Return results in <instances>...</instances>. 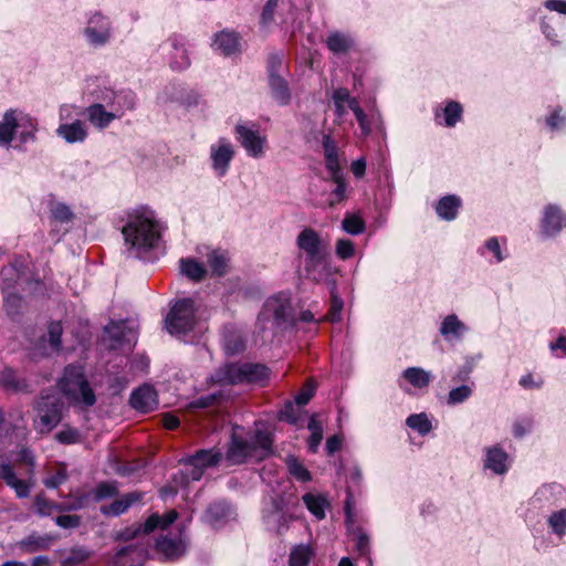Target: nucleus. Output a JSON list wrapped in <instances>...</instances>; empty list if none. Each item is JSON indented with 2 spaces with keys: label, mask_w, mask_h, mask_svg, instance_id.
Returning <instances> with one entry per match:
<instances>
[{
  "label": "nucleus",
  "mask_w": 566,
  "mask_h": 566,
  "mask_svg": "<svg viewBox=\"0 0 566 566\" xmlns=\"http://www.w3.org/2000/svg\"><path fill=\"white\" fill-rule=\"evenodd\" d=\"M163 227L153 210L140 208L128 214L122 233L125 243L138 252L154 249L161 238Z\"/></svg>",
  "instance_id": "nucleus-1"
},
{
  "label": "nucleus",
  "mask_w": 566,
  "mask_h": 566,
  "mask_svg": "<svg viewBox=\"0 0 566 566\" xmlns=\"http://www.w3.org/2000/svg\"><path fill=\"white\" fill-rule=\"evenodd\" d=\"M59 385L62 392L74 403L91 407L96 401L94 391L85 378L83 367L81 366H67Z\"/></svg>",
  "instance_id": "nucleus-2"
},
{
  "label": "nucleus",
  "mask_w": 566,
  "mask_h": 566,
  "mask_svg": "<svg viewBox=\"0 0 566 566\" xmlns=\"http://www.w3.org/2000/svg\"><path fill=\"white\" fill-rule=\"evenodd\" d=\"M197 324V308L192 298L177 301L166 316L165 325L169 334L179 336L191 332Z\"/></svg>",
  "instance_id": "nucleus-3"
},
{
  "label": "nucleus",
  "mask_w": 566,
  "mask_h": 566,
  "mask_svg": "<svg viewBox=\"0 0 566 566\" xmlns=\"http://www.w3.org/2000/svg\"><path fill=\"white\" fill-rule=\"evenodd\" d=\"M296 245L305 254L306 271L315 269L327 254L319 234L312 228H305L298 233Z\"/></svg>",
  "instance_id": "nucleus-4"
},
{
  "label": "nucleus",
  "mask_w": 566,
  "mask_h": 566,
  "mask_svg": "<svg viewBox=\"0 0 566 566\" xmlns=\"http://www.w3.org/2000/svg\"><path fill=\"white\" fill-rule=\"evenodd\" d=\"M290 319V300L284 295H276L266 300L259 314L258 323L262 329L266 328L265 324L269 322H272L273 327L281 328L285 326Z\"/></svg>",
  "instance_id": "nucleus-5"
},
{
  "label": "nucleus",
  "mask_w": 566,
  "mask_h": 566,
  "mask_svg": "<svg viewBox=\"0 0 566 566\" xmlns=\"http://www.w3.org/2000/svg\"><path fill=\"white\" fill-rule=\"evenodd\" d=\"M222 459L221 452L214 449L199 450L195 454L182 459L185 470L181 472L186 483L198 481L208 468L216 467Z\"/></svg>",
  "instance_id": "nucleus-6"
},
{
  "label": "nucleus",
  "mask_w": 566,
  "mask_h": 566,
  "mask_svg": "<svg viewBox=\"0 0 566 566\" xmlns=\"http://www.w3.org/2000/svg\"><path fill=\"white\" fill-rule=\"evenodd\" d=\"M289 505V501L282 496L272 499L270 505L263 512V522L269 531L282 535L289 530L292 521Z\"/></svg>",
  "instance_id": "nucleus-7"
},
{
  "label": "nucleus",
  "mask_w": 566,
  "mask_h": 566,
  "mask_svg": "<svg viewBox=\"0 0 566 566\" xmlns=\"http://www.w3.org/2000/svg\"><path fill=\"white\" fill-rule=\"evenodd\" d=\"M235 155L234 146L226 138H220L210 146L211 167L219 177H223Z\"/></svg>",
  "instance_id": "nucleus-8"
},
{
  "label": "nucleus",
  "mask_w": 566,
  "mask_h": 566,
  "mask_svg": "<svg viewBox=\"0 0 566 566\" xmlns=\"http://www.w3.org/2000/svg\"><path fill=\"white\" fill-rule=\"evenodd\" d=\"M177 512L171 510L167 512L164 516L158 514H151L143 525H137L130 528L125 530L120 534V538L125 541H129L136 537L138 534H149L154 532L156 528L166 530L169 525H171L177 520Z\"/></svg>",
  "instance_id": "nucleus-9"
},
{
  "label": "nucleus",
  "mask_w": 566,
  "mask_h": 566,
  "mask_svg": "<svg viewBox=\"0 0 566 566\" xmlns=\"http://www.w3.org/2000/svg\"><path fill=\"white\" fill-rule=\"evenodd\" d=\"M84 34L88 43L94 46L106 44L111 39L109 20L99 13L93 14L87 21Z\"/></svg>",
  "instance_id": "nucleus-10"
},
{
  "label": "nucleus",
  "mask_w": 566,
  "mask_h": 566,
  "mask_svg": "<svg viewBox=\"0 0 566 566\" xmlns=\"http://www.w3.org/2000/svg\"><path fill=\"white\" fill-rule=\"evenodd\" d=\"M235 134L239 143L249 156L253 158L263 156L264 145L266 143L265 136H261L258 130L251 129L244 125H237Z\"/></svg>",
  "instance_id": "nucleus-11"
},
{
  "label": "nucleus",
  "mask_w": 566,
  "mask_h": 566,
  "mask_svg": "<svg viewBox=\"0 0 566 566\" xmlns=\"http://www.w3.org/2000/svg\"><path fill=\"white\" fill-rule=\"evenodd\" d=\"M36 427L41 432L51 431L61 420V413L57 403L51 398H42L38 402Z\"/></svg>",
  "instance_id": "nucleus-12"
},
{
  "label": "nucleus",
  "mask_w": 566,
  "mask_h": 566,
  "mask_svg": "<svg viewBox=\"0 0 566 566\" xmlns=\"http://www.w3.org/2000/svg\"><path fill=\"white\" fill-rule=\"evenodd\" d=\"M109 111H106L104 104L94 103L86 109V116L90 123L99 129H105L115 119L122 117V111L119 107H113L109 101L107 102Z\"/></svg>",
  "instance_id": "nucleus-13"
},
{
  "label": "nucleus",
  "mask_w": 566,
  "mask_h": 566,
  "mask_svg": "<svg viewBox=\"0 0 566 566\" xmlns=\"http://www.w3.org/2000/svg\"><path fill=\"white\" fill-rule=\"evenodd\" d=\"M25 126H32L31 117L18 114L12 109L6 112L2 122H0V145L8 146L13 138L15 129Z\"/></svg>",
  "instance_id": "nucleus-14"
},
{
  "label": "nucleus",
  "mask_w": 566,
  "mask_h": 566,
  "mask_svg": "<svg viewBox=\"0 0 566 566\" xmlns=\"http://www.w3.org/2000/svg\"><path fill=\"white\" fill-rule=\"evenodd\" d=\"M243 374V364L229 363L211 375V381L221 386L244 384Z\"/></svg>",
  "instance_id": "nucleus-15"
},
{
  "label": "nucleus",
  "mask_w": 566,
  "mask_h": 566,
  "mask_svg": "<svg viewBox=\"0 0 566 566\" xmlns=\"http://www.w3.org/2000/svg\"><path fill=\"white\" fill-rule=\"evenodd\" d=\"M130 406L137 411L147 413L157 407V392L150 385H144L133 391Z\"/></svg>",
  "instance_id": "nucleus-16"
},
{
  "label": "nucleus",
  "mask_w": 566,
  "mask_h": 566,
  "mask_svg": "<svg viewBox=\"0 0 566 566\" xmlns=\"http://www.w3.org/2000/svg\"><path fill=\"white\" fill-rule=\"evenodd\" d=\"M345 514H346V527L347 532L352 538V541L356 544V549L360 555H368L369 554V537L368 535L356 525L354 521V516L352 513V507L349 504V501H346L345 504Z\"/></svg>",
  "instance_id": "nucleus-17"
},
{
  "label": "nucleus",
  "mask_w": 566,
  "mask_h": 566,
  "mask_svg": "<svg viewBox=\"0 0 566 566\" xmlns=\"http://www.w3.org/2000/svg\"><path fill=\"white\" fill-rule=\"evenodd\" d=\"M0 386L14 394L30 391L29 382L24 378H20L11 367H6L0 371Z\"/></svg>",
  "instance_id": "nucleus-18"
},
{
  "label": "nucleus",
  "mask_w": 566,
  "mask_h": 566,
  "mask_svg": "<svg viewBox=\"0 0 566 566\" xmlns=\"http://www.w3.org/2000/svg\"><path fill=\"white\" fill-rule=\"evenodd\" d=\"M56 134L69 144L82 143L87 137L86 127L80 119L70 124H61L56 129Z\"/></svg>",
  "instance_id": "nucleus-19"
},
{
  "label": "nucleus",
  "mask_w": 566,
  "mask_h": 566,
  "mask_svg": "<svg viewBox=\"0 0 566 566\" xmlns=\"http://www.w3.org/2000/svg\"><path fill=\"white\" fill-rule=\"evenodd\" d=\"M253 446L248 443L235 436L232 437L231 444L226 453V460L230 464H240L248 457L252 455Z\"/></svg>",
  "instance_id": "nucleus-20"
},
{
  "label": "nucleus",
  "mask_w": 566,
  "mask_h": 566,
  "mask_svg": "<svg viewBox=\"0 0 566 566\" xmlns=\"http://www.w3.org/2000/svg\"><path fill=\"white\" fill-rule=\"evenodd\" d=\"M562 230L560 208L548 205L544 210L542 231L546 237H553Z\"/></svg>",
  "instance_id": "nucleus-21"
},
{
  "label": "nucleus",
  "mask_w": 566,
  "mask_h": 566,
  "mask_svg": "<svg viewBox=\"0 0 566 566\" xmlns=\"http://www.w3.org/2000/svg\"><path fill=\"white\" fill-rule=\"evenodd\" d=\"M213 46L223 55H232L240 51L239 35L235 32L221 31L216 34Z\"/></svg>",
  "instance_id": "nucleus-22"
},
{
  "label": "nucleus",
  "mask_w": 566,
  "mask_h": 566,
  "mask_svg": "<svg viewBox=\"0 0 566 566\" xmlns=\"http://www.w3.org/2000/svg\"><path fill=\"white\" fill-rule=\"evenodd\" d=\"M142 500V493L130 492L125 494L122 499L114 501L109 505L101 506V512L104 515L118 516L125 513L134 503Z\"/></svg>",
  "instance_id": "nucleus-23"
},
{
  "label": "nucleus",
  "mask_w": 566,
  "mask_h": 566,
  "mask_svg": "<svg viewBox=\"0 0 566 566\" xmlns=\"http://www.w3.org/2000/svg\"><path fill=\"white\" fill-rule=\"evenodd\" d=\"M53 537L50 535L31 534L17 543V547L24 554H32L50 547Z\"/></svg>",
  "instance_id": "nucleus-24"
},
{
  "label": "nucleus",
  "mask_w": 566,
  "mask_h": 566,
  "mask_svg": "<svg viewBox=\"0 0 566 566\" xmlns=\"http://www.w3.org/2000/svg\"><path fill=\"white\" fill-rule=\"evenodd\" d=\"M269 86L271 88L272 97L280 105H287L291 101V91L286 80L283 74L281 75H272L269 77Z\"/></svg>",
  "instance_id": "nucleus-25"
},
{
  "label": "nucleus",
  "mask_w": 566,
  "mask_h": 566,
  "mask_svg": "<svg viewBox=\"0 0 566 566\" xmlns=\"http://www.w3.org/2000/svg\"><path fill=\"white\" fill-rule=\"evenodd\" d=\"M244 382L264 385L270 378V369L262 364L243 363Z\"/></svg>",
  "instance_id": "nucleus-26"
},
{
  "label": "nucleus",
  "mask_w": 566,
  "mask_h": 566,
  "mask_svg": "<svg viewBox=\"0 0 566 566\" xmlns=\"http://www.w3.org/2000/svg\"><path fill=\"white\" fill-rule=\"evenodd\" d=\"M461 200L454 195L441 198L436 207L438 216L444 220H453L457 217Z\"/></svg>",
  "instance_id": "nucleus-27"
},
{
  "label": "nucleus",
  "mask_w": 566,
  "mask_h": 566,
  "mask_svg": "<svg viewBox=\"0 0 566 566\" xmlns=\"http://www.w3.org/2000/svg\"><path fill=\"white\" fill-rule=\"evenodd\" d=\"M229 514L230 507L227 503L216 502L207 509L203 518L212 527H218L228 518Z\"/></svg>",
  "instance_id": "nucleus-28"
},
{
  "label": "nucleus",
  "mask_w": 566,
  "mask_h": 566,
  "mask_svg": "<svg viewBox=\"0 0 566 566\" xmlns=\"http://www.w3.org/2000/svg\"><path fill=\"white\" fill-rule=\"evenodd\" d=\"M439 331L446 339H450V337L460 338L467 327L457 315L451 314L443 319Z\"/></svg>",
  "instance_id": "nucleus-29"
},
{
  "label": "nucleus",
  "mask_w": 566,
  "mask_h": 566,
  "mask_svg": "<svg viewBox=\"0 0 566 566\" xmlns=\"http://www.w3.org/2000/svg\"><path fill=\"white\" fill-rule=\"evenodd\" d=\"M507 454L500 448H491L486 452L485 467L497 474H503L506 470Z\"/></svg>",
  "instance_id": "nucleus-30"
},
{
  "label": "nucleus",
  "mask_w": 566,
  "mask_h": 566,
  "mask_svg": "<svg viewBox=\"0 0 566 566\" xmlns=\"http://www.w3.org/2000/svg\"><path fill=\"white\" fill-rule=\"evenodd\" d=\"M157 549L168 559H174L185 553V545L181 541H175L168 537H161L157 541Z\"/></svg>",
  "instance_id": "nucleus-31"
},
{
  "label": "nucleus",
  "mask_w": 566,
  "mask_h": 566,
  "mask_svg": "<svg viewBox=\"0 0 566 566\" xmlns=\"http://www.w3.org/2000/svg\"><path fill=\"white\" fill-rule=\"evenodd\" d=\"M229 254L226 251L214 250L208 254V263L213 274L222 276L229 269Z\"/></svg>",
  "instance_id": "nucleus-32"
},
{
  "label": "nucleus",
  "mask_w": 566,
  "mask_h": 566,
  "mask_svg": "<svg viewBox=\"0 0 566 566\" xmlns=\"http://www.w3.org/2000/svg\"><path fill=\"white\" fill-rule=\"evenodd\" d=\"M402 376L416 388H424L431 380V374L419 367L407 368Z\"/></svg>",
  "instance_id": "nucleus-33"
},
{
  "label": "nucleus",
  "mask_w": 566,
  "mask_h": 566,
  "mask_svg": "<svg viewBox=\"0 0 566 566\" xmlns=\"http://www.w3.org/2000/svg\"><path fill=\"white\" fill-rule=\"evenodd\" d=\"M33 475H29L28 480H21L17 476L13 471L8 478L4 480L6 484L12 488L15 491V494L19 499L28 497L30 494L31 486L33 485L32 481Z\"/></svg>",
  "instance_id": "nucleus-34"
},
{
  "label": "nucleus",
  "mask_w": 566,
  "mask_h": 566,
  "mask_svg": "<svg viewBox=\"0 0 566 566\" xmlns=\"http://www.w3.org/2000/svg\"><path fill=\"white\" fill-rule=\"evenodd\" d=\"M303 502L315 517L318 520H323L325 517V509L328 504L324 497L313 493H306L303 495Z\"/></svg>",
  "instance_id": "nucleus-35"
},
{
  "label": "nucleus",
  "mask_w": 566,
  "mask_h": 566,
  "mask_svg": "<svg viewBox=\"0 0 566 566\" xmlns=\"http://www.w3.org/2000/svg\"><path fill=\"white\" fill-rule=\"evenodd\" d=\"M179 263L181 273L193 281L202 280L207 273L205 266L195 260L181 259Z\"/></svg>",
  "instance_id": "nucleus-36"
},
{
  "label": "nucleus",
  "mask_w": 566,
  "mask_h": 566,
  "mask_svg": "<svg viewBox=\"0 0 566 566\" xmlns=\"http://www.w3.org/2000/svg\"><path fill=\"white\" fill-rule=\"evenodd\" d=\"M326 45L332 52L339 54L347 52L352 48L353 41L345 34L334 32L327 36Z\"/></svg>",
  "instance_id": "nucleus-37"
},
{
  "label": "nucleus",
  "mask_w": 566,
  "mask_h": 566,
  "mask_svg": "<svg viewBox=\"0 0 566 566\" xmlns=\"http://www.w3.org/2000/svg\"><path fill=\"white\" fill-rule=\"evenodd\" d=\"M313 556V551L308 545H297L290 554V566H308V563Z\"/></svg>",
  "instance_id": "nucleus-38"
},
{
  "label": "nucleus",
  "mask_w": 566,
  "mask_h": 566,
  "mask_svg": "<svg viewBox=\"0 0 566 566\" xmlns=\"http://www.w3.org/2000/svg\"><path fill=\"white\" fill-rule=\"evenodd\" d=\"M109 103L113 107H119L122 116L125 111H132L135 107V96L130 92L114 93L109 92Z\"/></svg>",
  "instance_id": "nucleus-39"
},
{
  "label": "nucleus",
  "mask_w": 566,
  "mask_h": 566,
  "mask_svg": "<svg viewBox=\"0 0 566 566\" xmlns=\"http://www.w3.org/2000/svg\"><path fill=\"white\" fill-rule=\"evenodd\" d=\"M50 213L51 218L60 223L71 222L74 218L71 208L63 202H51Z\"/></svg>",
  "instance_id": "nucleus-40"
},
{
  "label": "nucleus",
  "mask_w": 566,
  "mask_h": 566,
  "mask_svg": "<svg viewBox=\"0 0 566 566\" xmlns=\"http://www.w3.org/2000/svg\"><path fill=\"white\" fill-rule=\"evenodd\" d=\"M62 333H63V327L60 322H52L49 325L48 343L50 346V352H46L48 355L51 353H59L61 350Z\"/></svg>",
  "instance_id": "nucleus-41"
},
{
  "label": "nucleus",
  "mask_w": 566,
  "mask_h": 566,
  "mask_svg": "<svg viewBox=\"0 0 566 566\" xmlns=\"http://www.w3.org/2000/svg\"><path fill=\"white\" fill-rule=\"evenodd\" d=\"M406 423L409 428L424 436L432 429L431 422L424 413L411 415L407 418Z\"/></svg>",
  "instance_id": "nucleus-42"
},
{
  "label": "nucleus",
  "mask_w": 566,
  "mask_h": 566,
  "mask_svg": "<svg viewBox=\"0 0 566 566\" xmlns=\"http://www.w3.org/2000/svg\"><path fill=\"white\" fill-rule=\"evenodd\" d=\"M286 465L289 472L298 481L307 482L312 479L308 470L294 457H289L286 459Z\"/></svg>",
  "instance_id": "nucleus-43"
},
{
  "label": "nucleus",
  "mask_w": 566,
  "mask_h": 566,
  "mask_svg": "<svg viewBox=\"0 0 566 566\" xmlns=\"http://www.w3.org/2000/svg\"><path fill=\"white\" fill-rule=\"evenodd\" d=\"M342 228L349 234H360L365 230V222L355 214H347L342 221Z\"/></svg>",
  "instance_id": "nucleus-44"
},
{
  "label": "nucleus",
  "mask_w": 566,
  "mask_h": 566,
  "mask_svg": "<svg viewBox=\"0 0 566 566\" xmlns=\"http://www.w3.org/2000/svg\"><path fill=\"white\" fill-rule=\"evenodd\" d=\"M444 120L448 127H453L462 116V106L458 102H449L443 109Z\"/></svg>",
  "instance_id": "nucleus-45"
},
{
  "label": "nucleus",
  "mask_w": 566,
  "mask_h": 566,
  "mask_svg": "<svg viewBox=\"0 0 566 566\" xmlns=\"http://www.w3.org/2000/svg\"><path fill=\"white\" fill-rule=\"evenodd\" d=\"M333 101L336 108V115L343 117L346 114L345 103L349 101V92L347 88H337L333 93Z\"/></svg>",
  "instance_id": "nucleus-46"
},
{
  "label": "nucleus",
  "mask_w": 566,
  "mask_h": 566,
  "mask_svg": "<svg viewBox=\"0 0 566 566\" xmlns=\"http://www.w3.org/2000/svg\"><path fill=\"white\" fill-rule=\"evenodd\" d=\"M472 394L471 388L468 385L453 388L448 395L449 405H458L467 400Z\"/></svg>",
  "instance_id": "nucleus-47"
},
{
  "label": "nucleus",
  "mask_w": 566,
  "mask_h": 566,
  "mask_svg": "<svg viewBox=\"0 0 566 566\" xmlns=\"http://www.w3.org/2000/svg\"><path fill=\"white\" fill-rule=\"evenodd\" d=\"M1 277L4 284V289H10L19 281L20 272L15 265L9 264L2 268Z\"/></svg>",
  "instance_id": "nucleus-48"
},
{
  "label": "nucleus",
  "mask_w": 566,
  "mask_h": 566,
  "mask_svg": "<svg viewBox=\"0 0 566 566\" xmlns=\"http://www.w3.org/2000/svg\"><path fill=\"white\" fill-rule=\"evenodd\" d=\"M548 523L554 533L563 535L566 530V510H560L553 513L548 520Z\"/></svg>",
  "instance_id": "nucleus-49"
},
{
  "label": "nucleus",
  "mask_w": 566,
  "mask_h": 566,
  "mask_svg": "<svg viewBox=\"0 0 566 566\" xmlns=\"http://www.w3.org/2000/svg\"><path fill=\"white\" fill-rule=\"evenodd\" d=\"M268 74L269 77L274 75H281L284 71L283 65V54L280 53H271L268 56Z\"/></svg>",
  "instance_id": "nucleus-50"
},
{
  "label": "nucleus",
  "mask_w": 566,
  "mask_h": 566,
  "mask_svg": "<svg viewBox=\"0 0 566 566\" xmlns=\"http://www.w3.org/2000/svg\"><path fill=\"white\" fill-rule=\"evenodd\" d=\"M336 255L342 260H347L355 254V244L348 239H339L336 242Z\"/></svg>",
  "instance_id": "nucleus-51"
},
{
  "label": "nucleus",
  "mask_w": 566,
  "mask_h": 566,
  "mask_svg": "<svg viewBox=\"0 0 566 566\" xmlns=\"http://www.w3.org/2000/svg\"><path fill=\"white\" fill-rule=\"evenodd\" d=\"M342 310L343 300L337 294L332 292L331 306L325 318L331 322H338L340 319Z\"/></svg>",
  "instance_id": "nucleus-52"
},
{
  "label": "nucleus",
  "mask_w": 566,
  "mask_h": 566,
  "mask_svg": "<svg viewBox=\"0 0 566 566\" xmlns=\"http://www.w3.org/2000/svg\"><path fill=\"white\" fill-rule=\"evenodd\" d=\"M335 184H336V188L332 191L331 196H329V199H328V205L331 207L342 202L344 199H345V192H346V184H345V180L344 178H336V179H332Z\"/></svg>",
  "instance_id": "nucleus-53"
},
{
  "label": "nucleus",
  "mask_w": 566,
  "mask_h": 566,
  "mask_svg": "<svg viewBox=\"0 0 566 566\" xmlns=\"http://www.w3.org/2000/svg\"><path fill=\"white\" fill-rule=\"evenodd\" d=\"M253 449L259 447L265 454L271 451L272 437L268 431L258 430L255 432L254 442L251 443Z\"/></svg>",
  "instance_id": "nucleus-54"
},
{
  "label": "nucleus",
  "mask_w": 566,
  "mask_h": 566,
  "mask_svg": "<svg viewBox=\"0 0 566 566\" xmlns=\"http://www.w3.org/2000/svg\"><path fill=\"white\" fill-rule=\"evenodd\" d=\"M91 556V553L85 547H74L71 549L70 555L65 558L64 563L69 565H77L85 562Z\"/></svg>",
  "instance_id": "nucleus-55"
},
{
  "label": "nucleus",
  "mask_w": 566,
  "mask_h": 566,
  "mask_svg": "<svg viewBox=\"0 0 566 566\" xmlns=\"http://www.w3.org/2000/svg\"><path fill=\"white\" fill-rule=\"evenodd\" d=\"M316 386L312 380H308L301 391L295 397V403L298 406L306 405L315 394Z\"/></svg>",
  "instance_id": "nucleus-56"
},
{
  "label": "nucleus",
  "mask_w": 566,
  "mask_h": 566,
  "mask_svg": "<svg viewBox=\"0 0 566 566\" xmlns=\"http://www.w3.org/2000/svg\"><path fill=\"white\" fill-rule=\"evenodd\" d=\"M117 488L114 483L104 482L96 486L94 491V496L96 501L104 500L106 497H112L117 494Z\"/></svg>",
  "instance_id": "nucleus-57"
},
{
  "label": "nucleus",
  "mask_w": 566,
  "mask_h": 566,
  "mask_svg": "<svg viewBox=\"0 0 566 566\" xmlns=\"http://www.w3.org/2000/svg\"><path fill=\"white\" fill-rule=\"evenodd\" d=\"M34 507L40 516H50L54 512V503L50 502L42 495H38L35 497Z\"/></svg>",
  "instance_id": "nucleus-58"
},
{
  "label": "nucleus",
  "mask_w": 566,
  "mask_h": 566,
  "mask_svg": "<svg viewBox=\"0 0 566 566\" xmlns=\"http://www.w3.org/2000/svg\"><path fill=\"white\" fill-rule=\"evenodd\" d=\"M67 480V473L65 468L59 469L54 474L44 479L43 484L48 489H57Z\"/></svg>",
  "instance_id": "nucleus-59"
},
{
  "label": "nucleus",
  "mask_w": 566,
  "mask_h": 566,
  "mask_svg": "<svg viewBox=\"0 0 566 566\" xmlns=\"http://www.w3.org/2000/svg\"><path fill=\"white\" fill-rule=\"evenodd\" d=\"M55 524L65 530L77 528L81 524L78 515H59L55 517Z\"/></svg>",
  "instance_id": "nucleus-60"
},
{
  "label": "nucleus",
  "mask_w": 566,
  "mask_h": 566,
  "mask_svg": "<svg viewBox=\"0 0 566 566\" xmlns=\"http://www.w3.org/2000/svg\"><path fill=\"white\" fill-rule=\"evenodd\" d=\"M56 439L61 443H77L80 442V432L76 429L67 428L57 432Z\"/></svg>",
  "instance_id": "nucleus-61"
},
{
  "label": "nucleus",
  "mask_w": 566,
  "mask_h": 566,
  "mask_svg": "<svg viewBox=\"0 0 566 566\" xmlns=\"http://www.w3.org/2000/svg\"><path fill=\"white\" fill-rule=\"evenodd\" d=\"M244 344L238 336L228 337L224 340V350L228 355H234L243 350Z\"/></svg>",
  "instance_id": "nucleus-62"
},
{
  "label": "nucleus",
  "mask_w": 566,
  "mask_h": 566,
  "mask_svg": "<svg viewBox=\"0 0 566 566\" xmlns=\"http://www.w3.org/2000/svg\"><path fill=\"white\" fill-rule=\"evenodd\" d=\"M279 0H268L261 13V23L268 25L273 21L274 11Z\"/></svg>",
  "instance_id": "nucleus-63"
},
{
  "label": "nucleus",
  "mask_w": 566,
  "mask_h": 566,
  "mask_svg": "<svg viewBox=\"0 0 566 566\" xmlns=\"http://www.w3.org/2000/svg\"><path fill=\"white\" fill-rule=\"evenodd\" d=\"M22 300L19 295L8 294L4 297V306L10 315H15L21 307Z\"/></svg>",
  "instance_id": "nucleus-64"
}]
</instances>
